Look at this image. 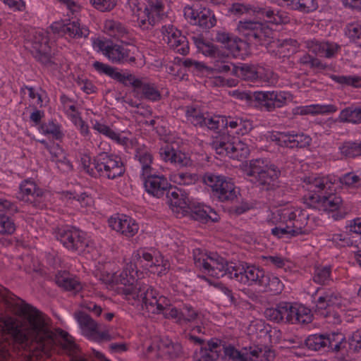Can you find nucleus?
Here are the masks:
<instances>
[{"label":"nucleus","mask_w":361,"mask_h":361,"mask_svg":"<svg viewBox=\"0 0 361 361\" xmlns=\"http://www.w3.org/2000/svg\"><path fill=\"white\" fill-rule=\"evenodd\" d=\"M0 300L8 306H15L18 317L4 316L0 318V331L11 336L13 345L19 348L36 351V356H49L52 350H61L71 357L70 361H86L78 356V345L66 331L51 329V319L36 307L16 298L0 285ZM11 343L0 338V361H6L11 356Z\"/></svg>","instance_id":"1"},{"label":"nucleus","mask_w":361,"mask_h":361,"mask_svg":"<svg viewBox=\"0 0 361 361\" xmlns=\"http://www.w3.org/2000/svg\"><path fill=\"white\" fill-rule=\"evenodd\" d=\"M309 214L298 207H283L271 214V221L279 224L271 229V234L281 238L284 236H296L309 233L311 228L307 226Z\"/></svg>","instance_id":"2"},{"label":"nucleus","mask_w":361,"mask_h":361,"mask_svg":"<svg viewBox=\"0 0 361 361\" xmlns=\"http://www.w3.org/2000/svg\"><path fill=\"white\" fill-rule=\"evenodd\" d=\"M309 194L308 198L313 204H317L320 209L328 212L338 210L343 204L342 197L335 192L334 183L328 176H309L304 179Z\"/></svg>","instance_id":"3"},{"label":"nucleus","mask_w":361,"mask_h":361,"mask_svg":"<svg viewBox=\"0 0 361 361\" xmlns=\"http://www.w3.org/2000/svg\"><path fill=\"white\" fill-rule=\"evenodd\" d=\"M81 162L85 171L94 178L114 180L122 176L126 171L121 158L107 152L99 153L92 160L84 155Z\"/></svg>","instance_id":"4"},{"label":"nucleus","mask_w":361,"mask_h":361,"mask_svg":"<svg viewBox=\"0 0 361 361\" xmlns=\"http://www.w3.org/2000/svg\"><path fill=\"white\" fill-rule=\"evenodd\" d=\"M344 302L341 293L332 288H318L314 293L315 312L329 324L341 322L340 312L345 307Z\"/></svg>","instance_id":"5"},{"label":"nucleus","mask_w":361,"mask_h":361,"mask_svg":"<svg viewBox=\"0 0 361 361\" xmlns=\"http://www.w3.org/2000/svg\"><path fill=\"white\" fill-rule=\"evenodd\" d=\"M246 174L253 177L258 185L265 190H275L279 187L281 171L269 159L259 158L249 162Z\"/></svg>","instance_id":"6"},{"label":"nucleus","mask_w":361,"mask_h":361,"mask_svg":"<svg viewBox=\"0 0 361 361\" xmlns=\"http://www.w3.org/2000/svg\"><path fill=\"white\" fill-rule=\"evenodd\" d=\"M192 257L195 267L203 273L214 278L227 276L235 269V266L228 264L227 261L216 252L207 253L203 250L195 248L192 251Z\"/></svg>","instance_id":"7"},{"label":"nucleus","mask_w":361,"mask_h":361,"mask_svg":"<svg viewBox=\"0 0 361 361\" xmlns=\"http://www.w3.org/2000/svg\"><path fill=\"white\" fill-rule=\"evenodd\" d=\"M93 47L102 51L112 63L118 64L134 63L138 54L137 48L129 44V42L121 45L97 39L93 41Z\"/></svg>","instance_id":"8"},{"label":"nucleus","mask_w":361,"mask_h":361,"mask_svg":"<svg viewBox=\"0 0 361 361\" xmlns=\"http://www.w3.org/2000/svg\"><path fill=\"white\" fill-rule=\"evenodd\" d=\"M54 235L68 250L78 253L90 252V241L84 233L75 227L65 226L57 228Z\"/></svg>","instance_id":"9"},{"label":"nucleus","mask_w":361,"mask_h":361,"mask_svg":"<svg viewBox=\"0 0 361 361\" xmlns=\"http://www.w3.org/2000/svg\"><path fill=\"white\" fill-rule=\"evenodd\" d=\"M213 147L217 154L233 159H245L250 153L247 144L238 138H231L228 135H223L217 139L214 142Z\"/></svg>","instance_id":"10"},{"label":"nucleus","mask_w":361,"mask_h":361,"mask_svg":"<svg viewBox=\"0 0 361 361\" xmlns=\"http://www.w3.org/2000/svg\"><path fill=\"white\" fill-rule=\"evenodd\" d=\"M203 182L210 187L215 195L221 201L234 200L238 193L234 183L225 176L212 173H206L202 177Z\"/></svg>","instance_id":"11"},{"label":"nucleus","mask_w":361,"mask_h":361,"mask_svg":"<svg viewBox=\"0 0 361 361\" xmlns=\"http://www.w3.org/2000/svg\"><path fill=\"white\" fill-rule=\"evenodd\" d=\"M238 30L250 43L264 45L271 38V30L258 21H240Z\"/></svg>","instance_id":"12"},{"label":"nucleus","mask_w":361,"mask_h":361,"mask_svg":"<svg viewBox=\"0 0 361 361\" xmlns=\"http://www.w3.org/2000/svg\"><path fill=\"white\" fill-rule=\"evenodd\" d=\"M169 3V0H147V6L143 12L144 16L138 17L139 25L144 29L154 25L166 16Z\"/></svg>","instance_id":"13"},{"label":"nucleus","mask_w":361,"mask_h":361,"mask_svg":"<svg viewBox=\"0 0 361 361\" xmlns=\"http://www.w3.org/2000/svg\"><path fill=\"white\" fill-rule=\"evenodd\" d=\"M264 271L254 265L240 264L235 266V269L229 272V279H235L237 282L245 286H261V281L264 275Z\"/></svg>","instance_id":"14"},{"label":"nucleus","mask_w":361,"mask_h":361,"mask_svg":"<svg viewBox=\"0 0 361 361\" xmlns=\"http://www.w3.org/2000/svg\"><path fill=\"white\" fill-rule=\"evenodd\" d=\"M18 197L37 209H42L47 207V192L35 182L29 180H25L20 184Z\"/></svg>","instance_id":"15"},{"label":"nucleus","mask_w":361,"mask_h":361,"mask_svg":"<svg viewBox=\"0 0 361 361\" xmlns=\"http://www.w3.org/2000/svg\"><path fill=\"white\" fill-rule=\"evenodd\" d=\"M31 53L42 64L46 66H51L54 62L50 54L47 34L44 31H36L31 41Z\"/></svg>","instance_id":"16"},{"label":"nucleus","mask_w":361,"mask_h":361,"mask_svg":"<svg viewBox=\"0 0 361 361\" xmlns=\"http://www.w3.org/2000/svg\"><path fill=\"white\" fill-rule=\"evenodd\" d=\"M146 192L157 198H161L171 189V184L163 175H157L154 171L142 176Z\"/></svg>","instance_id":"17"},{"label":"nucleus","mask_w":361,"mask_h":361,"mask_svg":"<svg viewBox=\"0 0 361 361\" xmlns=\"http://www.w3.org/2000/svg\"><path fill=\"white\" fill-rule=\"evenodd\" d=\"M255 99L267 111H271L276 108L284 106L287 101L291 100V94L288 92H254Z\"/></svg>","instance_id":"18"},{"label":"nucleus","mask_w":361,"mask_h":361,"mask_svg":"<svg viewBox=\"0 0 361 361\" xmlns=\"http://www.w3.org/2000/svg\"><path fill=\"white\" fill-rule=\"evenodd\" d=\"M278 145L288 148H304L310 145L312 139L303 133H279L271 136Z\"/></svg>","instance_id":"19"},{"label":"nucleus","mask_w":361,"mask_h":361,"mask_svg":"<svg viewBox=\"0 0 361 361\" xmlns=\"http://www.w3.org/2000/svg\"><path fill=\"white\" fill-rule=\"evenodd\" d=\"M165 317L175 319L180 326L201 321L200 314L190 305H183L180 310L176 307L170 308L169 312L165 313Z\"/></svg>","instance_id":"20"},{"label":"nucleus","mask_w":361,"mask_h":361,"mask_svg":"<svg viewBox=\"0 0 361 361\" xmlns=\"http://www.w3.org/2000/svg\"><path fill=\"white\" fill-rule=\"evenodd\" d=\"M126 291L128 300L142 302V305L161 296L156 290L143 281L137 282L135 288H128Z\"/></svg>","instance_id":"21"},{"label":"nucleus","mask_w":361,"mask_h":361,"mask_svg":"<svg viewBox=\"0 0 361 361\" xmlns=\"http://www.w3.org/2000/svg\"><path fill=\"white\" fill-rule=\"evenodd\" d=\"M127 81L135 88L137 94H140L141 98L152 102H157L161 99V94L154 83L136 78L131 74H128Z\"/></svg>","instance_id":"22"},{"label":"nucleus","mask_w":361,"mask_h":361,"mask_svg":"<svg viewBox=\"0 0 361 361\" xmlns=\"http://www.w3.org/2000/svg\"><path fill=\"white\" fill-rule=\"evenodd\" d=\"M109 225L112 229L128 238L134 236L139 229L134 219L123 214L111 216L109 219Z\"/></svg>","instance_id":"23"},{"label":"nucleus","mask_w":361,"mask_h":361,"mask_svg":"<svg viewBox=\"0 0 361 361\" xmlns=\"http://www.w3.org/2000/svg\"><path fill=\"white\" fill-rule=\"evenodd\" d=\"M305 47L310 51L326 58L334 57L341 49V46L336 42L329 41L319 42L316 39L305 42Z\"/></svg>","instance_id":"24"},{"label":"nucleus","mask_w":361,"mask_h":361,"mask_svg":"<svg viewBox=\"0 0 361 361\" xmlns=\"http://www.w3.org/2000/svg\"><path fill=\"white\" fill-rule=\"evenodd\" d=\"M292 303L280 302L275 307L267 308L264 311L265 317L275 323L290 324L291 318Z\"/></svg>","instance_id":"25"},{"label":"nucleus","mask_w":361,"mask_h":361,"mask_svg":"<svg viewBox=\"0 0 361 361\" xmlns=\"http://www.w3.org/2000/svg\"><path fill=\"white\" fill-rule=\"evenodd\" d=\"M159 155L165 161H169L178 167H185L192 164L190 158L184 152L166 145L159 149Z\"/></svg>","instance_id":"26"},{"label":"nucleus","mask_w":361,"mask_h":361,"mask_svg":"<svg viewBox=\"0 0 361 361\" xmlns=\"http://www.w3.org/2000/svg\"><path fill=\"white\" fill-rule=\"evenodd\" d=\"M137 269L133 264L130 262L127 264L123 270L119 274L114 275V280L116 283H120L124 286L123 288V293L126 295L127 299V292L126 291L128 288H135L137 282H142L136 279L135 276L137 274Z\"/></svg>","instance_id":"27"},{"label":"nucleus","mask_w":361,"mask_h":361,"mask_svg":"<svg viewBox=\"0 0 361 361\" xmlns=\"http://www.w3.org/2000/svg\"><path fill=\"white\" fill-rule=\"evenodd\" d=\"M233 361H259L260 350L257 347H250L249 349L244 348L242 351H238L233 346L222 348L221 350Z\"/></svg>","instance_id":"28"},{"label":"nucleus","mask_w":361,"mask_h":361,"mask_svg":"<svg viewBox=\"0 0 361 361\" xmlns=\"http://www.w3.org/2000/svg\"><path fill=\"white\" fill-rule=\"evenodd\" d=\"M221 341L212 339L208 341L207 347L201 348L199 354L196 355L195 361H221Z\"/></svg>","instance_id":"29"},{"label":"nucleus","mask_w":361,"mask_h":361,"mask_svg":"<svg viewBox=\"0 0 361 361\" xmlns=\"http://www.w3.org/2000/svg\"><path fill=\"white\" fill-rule=\"evenodd\" d=\"M188 209L190 210V216L196 221L207 223L209 221L215 222L219 219V215L212 208L205 204H194Z\"/></svg>","instance_id":"30"},{"label":"nucleus","mask_w":361,"mask_h":361,"mask_svg":"<svg viewBox=\"0 0 361 361\" xmlns=\"http://www.w3.org/2000/svg\"><path fill=\"white\" fill-rule=\"evenodd\" d=\"M104 30L106 33L127 44L130 40V33L128 30L120 22L114 20H106L104 23Z\"/></svg>","instance_id":"31"},{"label":"nucleus","mask_w":361,"mask_h":361,"mask_svg":"<svg viewBox=\"0 0 361 361\" xmlns=\"http://www.w3.org/2000/svg\"><path fill=\"white\" fill-rule=\"evenodd\" d=\"M185 116L187 120L195 126L207 127L211 130V119H214V116L202 113L200 108L193 106H186Z\"/></svg>","instance_id":"32"},{"label":"nucleus","mask_w":361,"mask_h":361,"mask_svg":"<svg viewBox=\"0 0 361 361\" xmlns=\"http://www.w3.org/2000/svg\"><path fill=\"white\" fill-rule=\"evenodd\" d=\"M156 346L160 356H166L169 359H175L181 353V345L178 343H173L168 338H159Z\"/></svg>","instance_id":"33"},{"label":"nucleus","mask_w":361,"mask_h":361,"mask_svg":"<svg viewBox=\"0 0 361 361\" xmlns=\"http://www.w3.org/2000/svg\"><path fill=\"white\" fill-rule=\"evenodd\" d=\"M55 281L59 287L67 291L78 292L82 289L81 283L77 278L65 271H59L56 274Z\"/></svg>","instance_id":"34"},{"label":"nucleus","mask_w":361,"mask_h":361,"mask_svg":"<svg viewBox=\"0 0 361 361\" xmlns=\"http://www.w3.org/2000/svg\"><path fill=\"white\" fill-rule=\"evenodd\" d=\"M75 318L79 324L82 334L90 339L99 328L98 324L90 315L83 312L75 313Z\"/></svg>","instance_id":"35"},{"label":"nucleus","mask_w":361,"mask_h":361,"mask_svg":"<svg viewBox=\"0 0 361 361\" xmlns=\"http://www.w3.org/2000/svg\"><path fill=\"white\" fill-rule=\"evenodd\" d=\"M191 39L197 49V51L204 56L211 58L219 56L220 50L218 47L207 41L201 35H193L191 37Z\"/></svg>","instance_id":"36"},{"label":"nucleus","mask_w":361,"mask_h":361,"mask_svg":"<svg viewBox=\"0 0 361 361\" xmlns=\"http://www.w3.org/2000/svg\"><path fill=\"white\" fill-rule=\"evenodd\" d=\"M338 120L342 123L361 124V104H352L340 111Z\"/></svg>","instance_id":"37"},{"label":"nucleus","mask_w":361,"mask_h":361,"mask_svg":"<svg viewBox=\"0 0 361 361\" xmlns=\"http://www.w3.org/2000/svg\"><path fill=\"white\" fill-rule=\"evenodd\" d=\"M312 320V314L309 308L302 305L292 304L290 324H309Z\"/></svg>","instance_id":"38"},{"label":"nucleus","mask_w":361,"mask_h":361,"mask_svg":"<svg viewBox=\"0 0 361 361\" xmlns=\"http://www.w3.org/2000/svg\"><path fill=\"white\" fill-rule=\"evenodd\" d=\"M131 262L137 269L140 267L145 269H149L157 266V262L153 259L152 255L144 249H140L133 252Z\"/></svg>","instance_id":"39"},{"label":"nucleus","mask_w":361,"mask_h":361,"mask_svg":"<svg viewBox=\"0 0 361 361\" xmlns=\"http://www.w3.org/2000/svg\"><path fill=\"white\" fill-rule=\"evenodd\" d=\"M166 195H167L170 206L175 212L178 213L180 210L184 212L189 208L188 199L185 195L181 193L180 191L177 190L169 192V190L168 194Z\"/></svg>","instance_id":"40"},{"label":"nucleus","mask_w":361,"mask_h":361,"mask_svg":"<svg viewBox=\"0 0 361 361\" xmlns=\"http://www.w3.org/2000/svg\"><path fill=\"white\" fill-rule=\"evenodd\" d=\"M253 11L265 18L266 21L269 23L280 25L289 21L288 16L284 12L279 11L275 12L274 10L266 8H258L257 10L255 9Z\"/></svg>","instance_id":"41"},{"label":"nucleus","mask_w":361,"mask_h":361,"mask_svg":"<svg viewBox=\"0 0 361 361\" xmlns=\"http://www.w3.org/2000/svg\"><path fill=\"white\" fill-rule=\"evenodd\" d=\"M92 66L98 73L105 74L118 82L124 83L128 79V74H123L118 71L116 68L111 67L108 64L97 61L93 63Z\"/></svg>","instance_id":"42"},{"label":"nucleus","mask_w":361,"mask_h":361,"mask_svg":"<svg viewBox=\"0 0 361 361\" xmlns=\"http://www.w3.org/2000/svg\"><path fill=\"white\" fill-rule=\"evenodd\" d=\"M142 305V309L146 310L149 313H163L165 315V313L169 312L167 308L170 306V302L166 297L159 296L157 298L152 300V301L145 302V304Z\"/></svg>","instance_id":"43"},{"label":"nucleus","mask_w":361,"mask_h":361,"mask_svg":"<svg viewBox=\"0 0 361 361\" xmlns=\"http://www.w3.org/2000/svg\"><path fill=\"white\" fill-rule=\"evenodd\" d=\"M260 286L266 291H269L276 295L281 293L284 286L277 276L271 274L264 273L262 281H261Z\"/></svg>","instance_id":"44"},{"label":"nucleus","mask_w":361,"mask_h":361,"mask_svg":"<svg viewBox=\"0 0 361 361\" xmlns=\"http://www.w3.org/2000/svg\"><path fill=\"white\" fill-rule=\"evenodd\" d=\"M240 119V117L214 116V119H211L209 123L211 130H215L220 128L229 127L231 131L234 133Z\"/></svg>","instance_id":"45"},{"label":"nucleus","mask_w":361,"mask_h":361,"mask_svg":"<svg viewBox=\"0 0 361 361\" xmlns=\"http://www.w3.org/2000/svg\"><path fill=\"white\" fill-rule=\"evenodd\" d=\"M259 68H257L253 66L243 65L241 67L233 66L232 75L242 77L248 81H255L259 78Z\"/></svg>","instance_id":"46"},{"label":"nucleus","mask_w":361,"mask_h":361,"mask_svg":"<svg viewBox=\"0 0 361 361\" xmlns=\"http://www.w3.org/2000/svg\"><path fill=\"white\" fill-rule=\"evenodd\" d=\"M135 156L142 165V176L150 174V173L154 171V169L151 167L153 160L152 155L147 149L138 148Z\"/></svg>","instance_id":"47"},{"label":"nucleus","mask_w":361,"mask_h":361,"mask_svg":"<svg viewBox=\"0 0 361 361\" xmlns=\"http://www.w3.org/2000/svg\"><path fill=\"white\" fill-rule=\"evenodd\" d=\"M74 26H75V20H66L54 22L50 27L54 33L61 36H68L73 39Z\"/></svg>","instance_id":"48"},{"label":"nucleus","mask_w":361,"mask_h":361,"mask_svg":"<svg viewBox=\"0 0 361 361\" xmlns=\"http://www.w3.org/2000/svg\"><path fill=\"white\" fill-rule=\"evenodd\" d=\"M213 61L210 66L206 67L208 72L217 73H231L232 75L233 66L234 64L229 63L223 59L222 54L220 53L219 56L212 58Z\"/></svg>","instance_id":"49"},{"label":"nucleus","mask_w":361,"mask_h":361,"mask_svg":"<svg viewBox=\"0 0 361 361\" xmlns=\"http://www.w3.org/2000/svg\"><path fill=\"white\" fill-rule=\"evenodd\" d=\"M345 338L341 333H332L326 335V351L338 352L345 344Z\"/></svg>","instance_id":"50"},{"label":"nucleus","mask_w":361,"mask_h":361,"mask_svg":"<svg viewBox=\"0 0 361 361\" xmlns=\"http://www.w3.org/2000/svg\"><path fill=\"white\" fill-rule=\"evenodd\" d=\"M216 23L215 16L210 9L204 8L199 11L196 25L201 27L202 29L208 30L214 27Z\"/></svg>","instance_id":"51"},{"label":"nucleus","mask_w":361,"mask_h":361,"mask_svg":"<svg viewBox=\"0 0 361 361\" xmlns=\"http://www.w3.org/2000/svg\"><path fill=\"white\" fill-rule=\"evenodd\" d=\"M305 344L311 350L326 351V335H311L305 340Z\"/></svg>","instance_id":"52"},{"label":"nucleus","mask_w":361,"mask_h":361,"mask_svg":"<svg viewBox=\"0 0 361 361\" xmlns=\"http://www.w3.org/2000/svg\"><path fill=\"white\" fill-rule=\"evenodd\" d=\"M313 281L321 285L329 284L330 281H333L331 278V267L330 266L315 267Z\"/></svg>","instance_id":"53"},{"label":"nucleus","mask_w":361,"mask_h":361,"mask_svg":"<svg viewBox=\"0 0 361 361\" xmlns=\"http://www.w3.org/2000/svg\"><path fill=\"white\" fill-rule=\"evenodd\" d=\"M93 128L98 131L99 133L106 136L107 137L116 141L119 144L126 143V138L122 137L119 133H116L112 129H111L109 126L101 123L98 121H96L93 124Z\"/></svg>","instance_id":"54"},{"label":"nucleus","mask_w":361,"mask_h":361,"mask_svg":"<svg viewBox=\"0 0 361 361\" xmlns=\"http://www.w3.org/2000/svg\"><path fill=\"white\" fill-rule=\"evenodd\" d=\"M93 128L98 131L99 133L106 136L107 137L116 141L119 144L126 143V138L122 137L119 133H116L112 129H111L109 126L101 123L98 121H96L93 124Z\"/></svg>","instance_id":"55"},{"label":"nucleus","mask_w":361,"mask_h":361,"mask_svg":"<svg viewBox=\"0 0 361 361\" xmlns=\"http://www.w3.org/2000/svg\"><path fill=\"white\" fill-rule=\"evenodd\" d=\"M93 128L98 131L99 133L106 136L107 137L116 141L119 144L126 143V138L122 137L119 133H116L112 129H111L109 126L101 123L98 121H96L93 124Z\"/></svg>","instance_id":"56"},{"label":"nucleus","mask_w":361,"mask_h":361,"mask_svg":"<svg viewBox=\"0 0 361 361\" xmlns=\"http://www.w3.org/2000/svg\"><path fill=\"white\" fill-rule=\"evenodd\" d=\"M341 154L353 158L361 155V142H345L339 147Z\"/></svg>","instance_id":"57"},{"label":"nucleus","mask_w":361,"mask_h":361,"mask_svg":"<svg viewBox=\"0 0 361 361\" xmlns=\"http://www.w3.org/2000/svg\"><path fill=\"white\" fill-rule=\"evenodd\" d=\"M318 7L316 0H290L289 8L301 12L309 13L315 11Z\"/></svg>","instance_id":"58"},{"label":"nucleus","mask_w":361,"mask_h":361,"mask_svg":"<svg viewBox=\"0 0 361 361\" xmlns=\"http://www.w3.org/2000/svg\"><path fill=\"white\" fill-rule=\"evenodd\" d=\"M171 178V180L178 185H185L194 184L197 180V176L195 173L178 172L172 174Z\"/></svg>","instance_id":"59"},{"label":"nucleus","mask_w":361,"mask_h":361,"mask_svg":"<svg viewBox=\"0 0 361 361\" xmlns=\"http://www.w3.org/2000/svg\"><path fill=\"white\" fill-rule=\"evenodd\" d=\"M16 229L13 220L4 212H0V233L13 234Z\"/></svg>","instance_id":"60"},{"label":"nucleus","mask_w":361,"mask_h":361,"mask_svg":"<svg viewBox=\"0 0 361 361\" xmlns=\"http://www.w3.org/2000/svg\"><path fill=\"white\" fill-rule=\"evenodd\" d=\"M181 32L172 25H164L161 27L163 40L170 47L173 46L174 41Z\"/></svg>","instance_id":"61"},{"label":"nucleus","mask_w":361,"mask_h":361,"mask_svg":"<svg viewBox=\"0 0 361 361\" xmlns=\"http://www.w3.org/2000/svg\"><path fill=\"white\" fill-rule=\"evenodd\" d=\"M41 130L43 134L51 135L56 140H59L63 136L60 126L53 121L43 123L41 126Z\"/></svg>","instance_id":"62"},{"label":"nucleus","mask_w":361,"mask_h":361,"mask_svg":"<svg viewBox=\"0 0 361 361\" xmlns=\"http://www.w3.org/2000/svg\"><path fill=\"white\" fill-rule=\"evenodd\" d=\"M173 45L170 46V48L182 55H186L189 52V42L186 37L181 32L178 35V38L174 41Z\"/></svg>","instance_id":"63"},{"label":"nucleus","mask_w":361,"mask_h":361,"mask_svg":"<svg viewBox=\"0 0 361 361\" xmlns=\"http://www.w3.org/2000/svg\"><path fill=\"white\" fill-rule=\"evenodd\" d=\"M243 44L244 43L240 39L233 36L224 48L228 50L233 57L237 58L241 55L240 51Z\"/></svg>","instance_id":"64"}]
</instances>
